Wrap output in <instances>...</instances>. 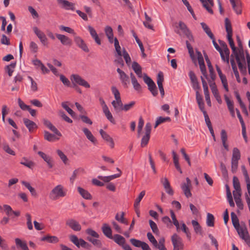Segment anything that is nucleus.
<instances>
[{
  "label": "nucleus",
  "mask_w": 250,
  "mask_h": 250,
  "mask_svg": "<svg viewBox=\"0 0 250 250\" xmlns=\"http://www.w3.org/2000/svg\"><path fill=\"white\" fill-rule=\"evenodd\" d=\"M67 190L62 185L55 186L50 192L49 197L52 200H57L60 198L65 197Z\"/></svg>",
  "instance_id": "obj_1"
},
{
  "label": "nucleus",
  "mask_w": 250,
  "mask_h": 250,
  "mask_svg": "<svg viewBox=\"0 0 250 250\" xmlns=\"http://www.w3.org/2000/svg\"><path fill=\"white\" fill-rule=\"evenodd\" d=\"M111 91L115 99V100H113L111 102V104L114 107V110L116 112L122 111L123 104L121 100L119 90L116 87L112 86L111 87Z\"/></svg>",
  "instance_id": "obj_2"
},
{
  "label": "nucleus",
  "mask_w": 250,
  "mask_h": 250,
  "mask_svg": "<svg viewBox=\"0 0 250 250\" xmlns=\"http://www.w3.org/2000/svg\"><path fill=\"white\" fill-rule=\"evenodd\" d=\"M70 79L74 87L76 86L77 85L83 86L86 88H88L90 87L89 83L78 74H72L70 76Z\"/></svg>",
  "instance_id": "obj_3"
},
{
  "label": "nucleus",
  "mask_w": 250,
  "mask_h": 250,
  "mask_svg": "<svg viewBox=\"0 0 250 250\" xmlns=\"http://www.w3.org/2000/svg\"><path fill=\"white\" fill-rule=\"evenodd\" d=\"M240 158L241 154L239 150L237 147L233 148L231 161V170L233 173L235 172L237 169L238 161Z\"/></svg>",
  "instance_id": "obj_4"
},
{
  "label": "nucleus",
  "mask_w": 250,
  "mask_h": 250,
  "mask_svg": "<svg viewBox=\"0 0 250 250\" xmlns=\"http://www.w3.org/2000/svg\"><path fill=\"white\" fill-rule=\"evenodd\" d=\"M70 240L78 248L81 247L86 250H90L91 249V245L89 243L84 241L83 239H79L75 235H70Z\"/></svg>",
  "instance_id": "obj_5"
},
{
  "label": "nucleus",
  "mask_w": 250,
  "mask_h": 250,
  "mask_svg": "<svg viewBox=\"0 0 250 250\" xmlns=\"http://www.w3.org/2000/svg\"><path fill=\"white\" fill-rule=\"evenodd\" d=\"M171 240L173 246V250H183L184 244L182 238L177 233H174L171 237Z\"/></svg>",
  "instance_id": "obj_6"
},
{
  "label": "nucleus",
  "mask_w": 250,
  "mask_h": 250,
  "mask_svg": "<svg viewBox=\"0 0 250 250\" xmlns=\"http://www.w3.org/2000/svg\"><path fill=\"white\" fill-rule=\"evenodd\" d=\"M236 230L241 239L250 247V236L247 228L245 226H240L236 228Z\"/></svg>",
  "instance_id": "obj_7"
},
{
  "label": "nucleus",
  "mask_w": 250,
  "mask_h": 250,
  "mask_svg": "<svg viewBox=\"0 0 250 250\" xmlns=\"http://www.w3.org/2000/svg\"><path fill=\"white\" fill-rule=\"evenodd\" d=\"M33 30L34 33L39 39L42 44L44 46H47L48 45L47 38L45 34L37 27H34Z\"/></svg>",
  "instance_id": "obj_8"
},
{
  "label": "nucleus",
  "mask_w": 250,
  "mask_h": 250,
  "mask_svg": "<svg viewBox=\"0 0 250 250\" xmlns=\"http://www.w3.org/2000/svg\"><path fill=\"white\" fill-rule=\"evenodd\" d=\"M74 41L77 46L82 49L85 52H88L89 49L83 40L80 36L75 35Z\"/></svg>",
  "instance_id": "obj_9"
},
{
  "label": "nucleus",
  "mask_w": 250,
  "mask_h": 250,
  "mask_svg": "<svg viewBox=\"0 0 250 250\" xmlns=\"http://www.w3.org/2000/svg\"><path fill=\"white\" fill-rule=\"evenodd\" d=\"M191 181L188 178H186V183H183L181 185V188L184 192L185 195L189 198L191 196L190 188L191 187Z\"/></svg>",
  "instance_id": "obj_10"
},
{
  "label": "nucleus",
  "mask_w": 250,
  "mask_h": 250,
  "mask_svg": "<svg viewBox=\"0 0 250 250\" xmlns=\"http://www.w3.org/2000/svg\"><path fill=\"white\" fill-rule=\"evenodd\" d=\"M66 225L74 231H78L81 229V226L76 220L68 219L66 221Z\"/></svg>",
  "instance_id": "obj_11"
},
{
  "label": "nucleus",
  "mask_w": 250,
  "mask_h": 250,
  "mask_svg": "<svg viewBox=\"0 0 250 250\" xmlns=\"http://www.w3.org/2000/svg\"><path fill=\"white\" fill-rule=\"evenodd\" d=\"M212 93L219 104L222 103V100L219 94L218 89L214 82H211V80H208Z\"/></svg>",
  "instance_id": "obj_12"
},
{
  "label": "nucleus",
  "mask_w": 250,
  "mask_h": 250,
  "mask_svg": "<svg viewBox=\"0 0 250 250\" xmlns=\"http://www.w3.org/2000/svg\"><path fill=\"white\" fill-rule=\"evenodd\" d=\"M43 125L46 126L51 131L54 132L56 135L59 137L62 136L61 133L57 129V128L54 126L50 121L46 119H43L42 120Z\"/></svg>",
  "instance_id": "obj_13"
},
{
  "label": "nucleus",
  "mask_w": 250,
  "mask_h": 250,
  "mask_svg": "<svg viewBox=\"0 0 250 250\" xmlns=\"http://www.w3.org/2000/svg\"><path fill=\"white\" fill-rule=\"evenodd\" d=\"M57 38L60 41L61 43L64 46H71L72 40L67 36L60 34H56Z\"/></svg>",
  "instance_id": "obj_14"
},
{
  "label": "nucleus",
  "mask_w": 250,
  "mask_h": 250,
  "mask_svg": "<svg viewBox=\"0 0 250 250\" xmlns=\"http://www.w3.org/2000/svg\"><path fill=\"white\" fill-rule=\"evenodd\" d=\"M117 72L119 75V78L122 83L124 86H127L129 83L128 76L125 73L124 71L122 70L119 68L117 69Z\"/></svg>",
  "instance_id": "obj_15"
},
{
  "label": "nucleus",
  "mask_w": 250,
  "mask_h": 250,
  "mask_svg": "<svg viewBox=\"0 0 250 250\" xmlns=\"http://www.w3.org/2000/svg\"><path fill=\"white\" fill-rule=\"evenodd\" d=\"M229 1L235 12L237 15L241 14L242 13V3L240 0H229Z\"/></svg>",
  "instance_id": "obj_16"
},
{
  "label": "nucleus",
  "mask_w": 250,
  "mask_h": 250,
  "mask_svg": "<svg viewBox=\"0 0 250 250\" xmlns=\"http://www.w3.org/2000/svg\"><path fill=\"white\" fill-rule=\"evenodd\" d=\"M59 4L61 5L62 8L66 10H74V4L66 0H57Z\"/></svg>",
  "instance_id": "obj_17"
},
{
  "label": "nucleus",
  "mask_w": 250,
  "mask_h": 250,
  "mask_svg": "<svg viewBox=\"0 0 250 250\" xmlns=\"http://www.w3.org/2000/svg\"><path fill=\"white\" fill-rule=\"evenodd\" d=\"M202 3L203 6L211 14L213 13L211 7L214 5L213 0H199Z\"/></svg>",
  "instance_id": "obj_18"
},
{
  "label": "nucleus",
  "mask_w": 250,
  "mask_h": 250,
  "mask_svg": "<svg viewBox=\"0 0 250 250\" xmlns=\"http://www.w3.org/2000/svg\"><path fill=\"white\" fill-rule=\"evenodd\" d=\"M23 121L29 132H33L38 127L37 125L35 122L28 119L23 118Z\"/></svg>",
  "instance_id": "obj_19"
},
{
  "label": "nucleus",
  "mask_w": 250,
  "mask_h": 250,
  "mask_svg": "<svg viewBox=\"0 0 250 250\" xmlns=\"http://www.w3.org/2000/svg\"><path fill=\"white\" fill-rule=\"evenodd\" d=\"M102 230L104 234L108 238L112 239V229L110 226L106 223H104L103 224L102 227Z\"/></svg>",
  "instance_id": "obj_20"
},
{
  "label": "nucleus",
  "mask_w": 250,
  "mask_h": 250,
  "mask_svg": "<svg viewBox=\"0 0 250 250\" xmlns=\"http://www.w3.org/2000/svg\"><path fill=\"white\" fill-rule=\"evenodd\" d=\"M38 154L43 159V160L47 163L49 168H52L53 167V160L52 158L42 151H39Z\"/></svg>",
  "instance_id": "obj_21"
},
{
  "label": "nucleus",
  "mask_w": 250,
  "mask_h": 250,
  "mask_svg": "<svg viewBox=\"0 0 250 250\" xmlns=\"http://www.w3.org/2000/svg\"><path fill=\"white\" fill-rule=\"evenodd\" d=\"M82 130L86 137L87 139L89 141H90L94 145H96L97 144V141L96 139L88 128L84 127L83 128Z\"/></svg>",
  "instance_id": "obj_22"
},
{
  "label": "nucleus",
  "mask_w": 250,
  "mask_h": 250,
  "mask_svg": "<svg viewBox=\"0 0 250 250\" xmlns=\"http://www.w3.org/2000/svg\"><path fill=\"white\" fill-rule=\"evenodd\" d=\"M219 53L220 54L222 60L224 62H226L228 65H229V57L230 54L229 49H227L226 48L225 50H221V51L219 52Z\"/></svg>",
  "instance_id": "obj_23"
},
{
  "label": "nucleus",
  "mask_w": 250,
  "mask_h": 250,
  "mask_svg": "<svg viewBox=\"0 0 250 250\" xmlns=\"http://www.w3.org/2000/svg\"><path fill=\"white\" fill-rule=\"evenodd\" d=\"M196 99L200 109L202 111V112L206 111L205 110L204 103L203 102V97L202 95L199 93V91H196Z\"/></svg>",
  "instance_id": "obj_24"
},
{
  "label": "nucleus",
  "mask_w": 250,
  "mask_h": 250,
  "mask_svg": "<svg viewBox=\"0 0 250 250\" xmlns=\"http://www.w3.org/2000/svg\"><path fill=\"white\" fill-rule=\"evenodd\" d=\"M58 136L55 133L54 134L50 133L47 131H44V139L49 142H54L56 140H58L60 137Z\"/></svg>",
  "instance_id": "obj_25"
},
{
  "label": "nucleus",
  "mask_w": 250,
  "mask_h": 250,
  "mask_svg": "<svg viewBox=\"0 0 250 250\" xmlns=\"http://www.w3.org/2000/svg\"><path fill=\"white\" fill-rule=\"evenodd\" d=\"M221 139L222 142V144L225 149L228 151L229 146L227 143L228 140V135L226 131L224 129H222L221 131Z\"/></svg>",
  "instance_id": "obj_26"
},
{
  "label": "nucleus",
  "mask_w": 250,
  "mask_h": 250,
  "mask_svg": "<svg viewBox=\"0 0 250 250\" xmlns=\"http://www.w3.org/2000/svg\"><path fill=\"white\" fill-rule=\"evenodd\" d=\"M15 241L17 248H20L22 250H29L25 241L18 238H15Z\"/></svg>",
  "instance_id": "obj_27"
},
{
  "label": "nucleus",
  "mask_w": 250,
  "mask_h": 250,
  "mask_svg": "<svg viewBox=\"0 0 250 250\" xmlns=\"http://www.w3.org/2000/svg\"><path fill=\"white\" fill-rule=\"evenodd\" d=\"M77 189L79 193L83 198L87 200H90L92 199V196L88 191L80 187H78Z\"/></svg>",
  "instance_id": "obj_28"
},
{
  "label": "nucleus",
  "mask_w": 250,
  "mask_h": 250,
  "mask_svg": "<svg viewBox=\"0 0 250 250\" xmlns=\"http://www.w3.org/2000/svg\"><path fill=\"white\" fill-rule=\"evenodd\" d=\"M120 176H121V174L117 173V174H113V175L107 176H99L98 177V178L99 179L103 181L104 182H108L115 178L120 177Z\"/></svg>",
  "instance_id": "obj_29"
},
{
  "label": "nucleus",
  "mask_w": 250,
  "mask_h": 250,
  "mask_svg": "<svg viewBox=\"0 0 250 250\" xmlns=\"http://www.w3.org/2000/svg\"><path fill=\"white\" fill-rule=\"evenodd\" d=\"M232 54L234 55L237 62V60H238L239 62L245 61V53L243 49H240L238 52L236 50V52L232 53Z\"/></svg>",
  "instance_id": "obj_30"
},
{
  "label": "nucleus",
  "mask_w": 250,
  "mask_h": 250,
  "mask_svg": "<svg viewBox=\"0 0 250 250\" xmlns=\"http://www.w3.org/2000/svg\"><path fill=\"white\" fill-rule=\"evenodd\" d=\"M111 239L113 240L116 243L120 246L125 242V238L123 236L117 234H114Z\"/></svg>",
  "instance_id": "obj_31"
},
{
  "label": "nucleus",
  "mask_w": 250,
  "mask_h": 250,
  "mask_svg": "<svg viewBox=\"0 0 250 250\" xmlns=\"http://www.w3.org/2000/svg\"><path fill=\"white\" fill-rule=\"evenodd\" d=\"M42 241H47L51 243H57L59 242V238L55 236L46 235L41 238Z\"/></svg>",
  "instance_id": "obj_32"
},
{
  "label": "nucleus",
  "mask_w": 250,
  "mask_h": 250,
  "mask_svg": "<svg viewBox=\"0 0 250 250\" xmlns=\"http://www.w3.org/2000/svg\"><path fill=\"white\" fill-rule=\"evenodd\" d=\"M103 113H104L106 119L112 124H115V120L113 118L112 113L110 111L108 107L103 110Z\"/></svg>",
  "instance_id": "obj_33"
},
{
  "label": "nucleus",
  "mask_w": 250,
  "mask_h": 250,
  "mask_svg": "<svg viewBox=\"0 0 250 250\" xmlns=\"http://www.w3.org/2000/svg\"><path fill=\"white\" fill-rule=\"evenodd\" d=\"M170 213L172 220V224H173L176 227L177 230L178 231L180 229V225L176 218V215L172 210H170Z\"/></svg>",
  "instance_id": "obj_34"
},
{
  "label": "nucleus",
  "mask_w": 250,
  "mask_h": 250,
  "mask_svg": "<svg viewBox=\"0 0 250 250\" xmlns=\"http://www.w3.org/2000/svg\"><path fill=\"white\" fill-rule=\"evenodd\" d=\"M124 215L125 213L124 212H121L120 213H117L115 216V219L121 223L127 225L128 222L124 218Z\"/></svg>",
  "instance_id": "obj_35"
},
{
  "label": "nucleus",
  "mask_w": 250,
  "mask_h": 250,
  "mask_svg": "<svg viewBox=\"0 0 250 250\" xmlns=\"http://www.w3.org/2000/svg\"><path fill=\"white\" fill-rule=\"evenodd\" d=\"M225 25L227 35H232V29L231 24L228 18H226L225 20Z\"/></svg>",
  "instance_id": "obj_36"
},
{
  "label": "nucleus",
  "mask_w": 250,
  "mask_h": 250,
  "mask_svg": "<svg viewBox=\"0 0 250 250\" xmlns=\"http://www.w3.org/2000/svg\"><path fill=\"white\" fill-rule=\"evenodd\" d=\"M206 60L208 66V69H209V71L210 75V78L212 79V80H211V81L214 82V80L215 76L214 74L213 68L211 65V63L210 61L208 59V57H206Z\"/></svg>",
  "instance_id": "obj_37"
},
{
  "label": "nucleus",
  "mask_w": 250,
  "mask_h": 250,
  "mask_svg": "<svg viewBox=\"0 0 250 250\" xmlns=\"http://www.w3.org/2000/svg\"><path fill=\"white\" fill-rule=\"evenodd\" d=\"M231 218L232 223L234 228L236 229V228L240 227V226L238 217L237 215L235 214V213H234L233 212H232L231 213Z\"/></svg>",
  "instance_id": "obj_38"
},
{
  "label": "nucleus",
  "mask_w": 250,
  "mask_h": 250,
  "mask_svg": "<svg viewBox=\"0 0 250 250\" xmlns=\"http://www.w3.org/2000/svg\"><path fill=\"white\" fill-rule=\"evenodd\" d=\"M87 240L91 242L94 246L98 248H101L102 247V244L101 240L95 238H93L90 237H87Z\"/></svg>",
  "instance_id": "obj_39"
},
{
  "label": "nucleus",
  "mask_w": 250,
  "mask_h": 250,
  "mask_svg": "<svg viewBox=\"0 0 250 250\" xmlns=\"http://www.w3.org/2000/svg\"><path fill=\"white\" fill-rule=\"evenodd\" d=\"M191 224L193 226L194 231L197 234H201L202 233V229L201 227L200 226L198 222L196 220H192Z\"/></svg>",
  "instance_id": "obj_40"
},
{
  "label": "nucleus",
  "mask_w": 250,
  "mask_h": 250,
  "mask_svg": "<svg viewBox=\"0 0 250 250\" xmlns=\"http://www.w3.org/2000/svg\"><path fill=\"white\" fill-rule=\"evenodd\" d=\"M201 25L202 27L203 28L204 31L206 33V34L209 36V37L211 39H213V35L210 29L208 27V26L204 22L201 23Z\"/></svg>",
  "instance_id": "obj_41"
},
{
  "label": "nucleus",
  "mask_w": 250,
  "mask_h": 250,
  "mask_svg": "<svg viewBox=\"0 0 250 250\" xmlns=\"http://www.w3.org/2000/svg\"><path fill=\"white\" fill-rule=\"evenodd\" d=\"M114 46L117 55L116 56H122L123 54L121 51V47L119 44V42L116 38H114Z\"/></svg>",
  "instance_id": "obj_42"
},
{
  "label": "nucleus",
  "mask_w": 250,
  "mask_h": 250,
  "mask_svg": "<svg viewBox=\"0 0 250 250\" xmlns=\"http://www.w3.org/2000/svg\"><path fill=\"white\" fill-rule=\"evenodd\" d=\"M20 164L30 168H31L34 165L33 162L29 161L25 157L21 159Z\"/></svg>",
  "instance_id": "obj_43"
},
{
  "label": "nucleus",
  "mask_w": 250,
  "mask_h": 250,
  "mask_svg": "<svg viewBox=\"0 0 250 250\" xmlns=\"http://www.w3.org/2000/svg\"><path fill=\"white\" fill-rule=\"evenodd\" d=\"M16 65V62H11L10 64L7 65L5 68V70L7 72L8 75L11 77L12 75V73L14 71V69Z\"/></svg>",
  "instance_id": "obj_44"
},
{
  "label": "nucleus",
  "mask_w": 250,
  "mask_h": 250,
  "mask_svg": "<svg viewBox=\"0 0 250 250\" xmlns=\"http://www.w3.org/2000/svg\"><path fill=\"white\" fill-rule=\"evenodd\" d=\"M170 118L169 117H159L157 118V120L155 122V125L154 127L156 128L159 125L163 123L164 122L167 121H170Z\"/></svg>",
  "instance_id": "obj_45"
},
{
  "label": "nucleus",
  "mask_w": 250,
  "mask_h": 250,
  "mask_svg": "<svg viewBox=\"0 0 250 250\" xmlns=\"http://www.w3.org/2000/svg\"><path fill=\"white\" fill-rule=\"evenodd\" d=\"M214 218L212 214L208 213L207 214V221L206 223L208 226V227H213L214 226Z\"/></svg>",
  "instance_id": "obj_46"
},
{
  "label": "nucleus",
  "mask_w": 250,
  "mask_h": 250,
  "mask_svg": "<svg viewBox=\"0 0 250 250\" xmlns=\"http://www.w3.org/2000/svg\"><path fill=\"white\" fill-rule=\"evenodd\" d=\"M232 35H227V37L229 43V44L231 48L232 53L236 52V48L235 46L234 42L232 38Z\"/></svg>",
  "instance_id": "obj_47"
},
{
  "label": "nucleus",
  "mask_w": 250,
  "mask_h": 250,
  "mask_svg": "<svg viewBox=\"0 0 250 250\" xmlns=\"http://www.w3.org/2000/svg\"><path fill=\"white\" fill-rule=\"evenodd\" d=\"M145 194L146 191L145 190H143L140 193L138 197L135 200L134 206L137 207L138 206H140V203L144 196L145 195Z\"/></svg>",
  "instance_id": "obj_48"
},
{
  "label": "nucleus",
  "mask_w": 250,
  "mask_h": 250,
  "mask_svg": "<svg viewBox=\"0 0 250 250\" xmlns=\"http://www.w3.org/2000/svg\"><path fill=\"white\" fill-rule=\"evenodd\" d=\"M62 106L72 117L75 115L74 111L67 105V102H62Z\"/></svg>",
  "instance_id": "obj_49"
},
{
  "label": "nucleus",
  "mask_w": 250,
  "mask_h": 250,
  "mask_svg": "<svg viewBox=\"0 0 250 250\" xmlns=\"http://www.w3.org/2000/svg\"><path fill=\"white\" fill-rule=\"evenodd\" d=\"M148 88L154 96H156L158 94L157 87L154 82H153L152 84H150L149 86H148Z\"/></svg>",
  "instance_id": "obj_50"
},
{
  "label": "nucleus",
  "mask_w": 250,
  "mask_h": 250,
  "mask_svg": "<svg viewBox=\"0 0 250 250\" xmlns=\"http://www.w3.org/2000/svg\"><path fill=\"white\" fill-rule=\"evenodd\" d=\"M125 61L126 63L128 66H129L131 64V60L130 57L128 53L125 50V49H123V55Z\"/></svg>",
  "instance_id": "obj_51"
},
{
  "label": "nucleus",
  "mask_w": 250,
  "mask_h": 250,
  "mask_svg": "<svg viewBox=\"0 0 250 250\" xmlns=\"http://www.w3.org/2000/svg\"><path fill=\"white\" fill-rule=\"evenodd\" d=\"M149 223L150 227L152 231L153 232V233H154L156 234H158L159 233V229H158L156 224L151 220H150L149 221Z\"/></svg>",
  "instance_id": "obj_52"
},
{
  "label": "nucleus",
  "mask_w": 250,
  "mask_h": 250,
  "mask_svg": "<svg viewBox=\"0 0 250 250\" xmlns=\"http://www.w3.org/2000/svg\"><path fill=\"white\" fill-rule=\"evenodd\" d=\"M28 79L31 82V89L33 92H36L38 90L37 84L36 82L34 81L31 76L27 77Z\"/></svg>",
  "instance_id": "obj_53"
},
{
  "label": "nucleus",
  "mask_w": 250,
  "mask_h": 250,
  "mask_svg": "<svg viewBox=\"0 0 250 250\" xmlns=\"http://www.w3.org/2000/svg\"><path fill=\"white\" fill-rule=\"evenodd\" d=\"M162 222L167 226V228H170L172 227L171 219L168 216H164L162 218Z\"/></svg>",
  "instance_id": "obj_54"
},
{
  "label": "nucleus",
  "mask_w": 250,
  "mask_h": 250,
  "mask_svg": "<svg viewBox=\"0 0 250 250\" xmlns=\"http://www.w3.org/2000/svg\"><path fill=\"white\" fill-rule=\"evenodd\" d=\"M59 29L61 30V31H65L67 33H70V34H72L74 35H75V33L74 32V30L72 29L71 28L69 27H67V26H64L63 25H60L59 26Z\"/></svg>",
  "instance_id": "obj_55"
},
{
  "label": "nucleus",
  "mask_w": 250,
  "mask_h": 250,
  "mask_svg": "<svg viewBox=\"0 0 250 250\" xmlns=\"http://www.w3.org/2000/svg\"><path fill=\"white\" fill-rule=\"evenodd\" d=\"M59 76L60 80L63 83V84L66 86L69 87L71 85V83L68 79H67L62 74H61Z\"/></svg>",
  "instance_id": "obj_56"
},
{
  "label": "nucleus",
  "mask_w": 250,
  "mask_h": 250,
  "mask_svg": "<svg viewBox=\"0 0 250 250\" xmlns=\"http://www.w3.org/2000/svg\"><path fill=\"white\" fill-rule=\"evenodd\" d=\"M147 237L149 241L152 244L153 246L155 247V246H157V241L152 234L151 232H148L147 233Z\"/></svg>",
  "instance_id": "obj_57"
},
{
  "label": "nucleus",
  "mask_w": 250,
  "mask_h": 250,
  "mask_svg": "<svg viewBox=\"0 0 250 250\" xmlns=\"http://www.w3.org/2000/svg\"><path fill=\"white\" fill-rule=\"evenodd\" d=\"M57 153L59 156L60 157V159L62 160V161L66 164L67 162L68 159L66 157V156L63 153L62 151L61 150L58 149L57 150Z\"/></svg>",
  "instance_id": "obj_58"
},
{
  "label": "nucleus",
  "mask_w": 250,
  "mask_h": 250,
  "mask_svg": "<svg viewBox=\"0 0 250 250\" xmlns=\"http://www.w3.org/2000/svg\"><path fill=\"white\" fill-rule=\"evenodd\" d=\"M233 186L235 190H239L241 189L239 179L235 176L233 178Z\"/></svg>",
  "instance_id": "obj_59"
},
{
  "label": "nucleus",
  "mask_w": 250,
  "mask_h": 250,
  "mask_svg": "<svg viewBox=\"0 0 250 250\" xmlns=\"http://www.w3.org/2000/svg\"><path fill=\"white\" fill-rule=\"evenodd\" d=\"M150 139V135L145 134L142 138L141 140V146L142 147H144L148 143Z\"/></svg>",
  "instance_id": "obj_60"
},
{
  "label": "nucleus",
  "mask_w": 250,
  "mask_h": 250,
  "mask_svg": "<svg viewBox=\"0 0 250 250\" xmlns=\"http://www.w3.org/2000/svg\"><path fill=\"white\" fill-rule=\"evenodd\" d=\"M85 232L87 234L93 237L94 238H98L100 236L97 232L91 229H87Z\"/></svg>",
  "instance_id": "obj_61"
},
{
  "label": "nucleus",
  "mask_w": 250,
  "mask_h": 250,
  "mask_svg": "<svg viewBox=\"0 0 250 250\" xmlns=\"http://www.w3.org/2000/svg\"><path fill=\"white\" fill-rule=\"evenodd\" d=\"M164 81V76L162 72H159L157 77V83L158 87L163 85V82Z\"/></svg>",
  "instance_id": "obj_62"
},
{
  "label": "nucleus",
  "mask_w": 250,
  "mask_h": 250,
  "mask_svg": "<svg viewBox=\"0 0 250 250\" xmlns=\"http://www.w3.org/2000/svg\"><path fill=\"white\" fill-rule=\"evenodd\" d=\"M29 48L32 52L35 53L38 52V46L34 42H31L29 45Z\"/></svg>",
  "instance_id": "obj_63"
},
{
  "label": "nucleus",
  "mask_w": 250,
  "mask_h": 250,
  "mask_svg": "<svg viewBox=\"0 0 250 250\" xmlns=\"http://www.w3.org/2000/svg\"><path fill=\"white\" fill-rule=\"evenodd\" d=\"M18 103L19 106L22 110H27L30 106L26 105L24 103L20 98L18 100Z\"/></svg>",
  "instance_id": "obj_64"
}]
</instances>
